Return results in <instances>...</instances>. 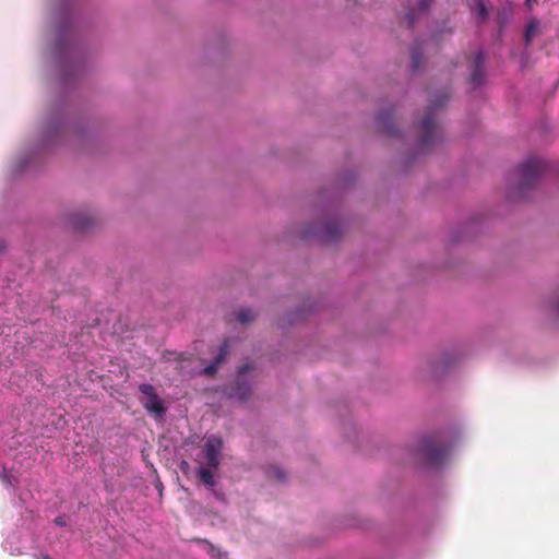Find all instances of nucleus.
I'll return each instance as SVG.
<instances>
[{"instance_id": "6e6552de", "label": "nucleus", "mask_w": 559, "mask_h": 559, "mask_svg": "<svg viewBox=\"0 0 559 559\" xmlns=\"http://www.w3.org/2000/svg\"><path fill=\"white\" fill-rule=\"evenodd\" d=\"M198 476L204 485L210 487L215 485L214 475L210 468L201 467L198 471Z\"/></svg>"}, {"instance_id": "1a4fd4ad", "label": "nucleus", "mask_w": 559, "mask_h": 559, "mask_svg": "<svg viewBox=\"0 0 559 559\" xmlns=\"http://www.w3.org/2000/svg\"><path fill=\"white\" fill-rule=\"evenodd\" d=\"M421 128L424 131L428 132V138H424L421 145L426 146L428 142L436 138V128L432 121H423Z\"/></svg>"}, {"instance_id": "423d86ee", "label": "nucleus", "mask_w": 559, "mask_h": 559, "mask_svg": "<svg viewBox=\"0 0 559 559\" xmlns=\"http://www.w3.org/2000/svg\"><path fill=\"white\" fill-rule=\"evenodd\" d=\"M143 406L146 411H148L150 413H154L156 415H163L166 412V408L164 407L158 395L153 396L152 399H146L143 402Z\"/></svg>"}, {"instance_id": "f8f14e48", "label": "nucleus", "mask_w": 559, "mask_h": 559, "mask_svg": "<svg viewBox=\"0 0 559 559\" xmlns=\"http://www.w3.org/2000/svg\"><path fill=\"white\" fill-rule=\"evenodd\" d=\"M139 391L145 395L146 399H152L153 396H156L155 388L150 383H142L139 386Z\"/></svg>"}, {"instance_id": "dca6fc26", "label": "nucleus", "mask_w": 559, "mask_h": 559, "mask_svg": "<svg viewBox=\"0 0 559 559\" xmlns=\"http://www.w3.org/2000/svg\"><path fill=\"white\" fill-rule=\"evenodd\" d=\"M385 134H386V140H388L391 136V131L389 130L388 126H386Z\"/></svg>"}, {"instance_id": "39448f33", "label": "nucleus", "mask_w": 559, "mask_h": 559, "mask_svg": "<svg viewBox=\"0 0 559 559\" xmlns=\"http://www.w3.org/2000/svg\"><path fill=\"white\" fill-rule=\"evenodd\" d=\"M228 354H229V342H228V340H225L218 348L217 356L214 358V360L207 367L204 368L203 373L209 377L214 376L216 373V370L218 369V367L222 365V362L228 356Z\"/></svg>"}, {"instance_id": "f257e3e1", "label": "nucleus", "mask_w": 559, "mask_h": 559, "mask_svg": "<svg viewBox=\"0 0 559 559\" xmlns=\"http://www.w3.org/2000/svg\"><path fill=\"white\" fill-rule=\"evenodd\" d=\"M543 167L538 162H527L521 165L512 175L511 187L514 190L522 191L533 185L540 176Z\"/></svg>"}, {"instance_id": "20e7f679", "label": "nucleus", "mask_w": 559, "mask_h": 559, "mask_svg": "<svg viewBox=\"0 0 559 559\" xmlns=\"http://www.w3.org/2000/svg\"><path fill=\"white\" fill-rule=\"evenodd\" d=\"M223 449V441L217 437H211L207 439L203 453L206 459L207 466L210 468H217L221 463V452Z\"/></svg>"}, {"instance_id": "0eeeda50", "label": "nucleus", "mask_w": 559, "mask_h": 559, "mask_svg": "<svg viewBox=\"0 0 559 559\" xmlns=\"http://www.w3.org/2000/svg\"><path fill=\"white\" fill-rule=\"evenodd\" d=\"M93 218L86 214H74L71 218V223L76 230H86L90 225L93 224Z\"/></svg>"}, {"instance_id": "ddd939ff", "label": "nucleus", "mask_w": 559, "mask_h": 559, "mask_svg": "<svg viewBox=\"0 0 559 559\" xmlns=\"http://www.w3.org/2000/svg\"><path fill=\"white\" fill-rule=\"evenodd\" d=\"M537 31H538V23L537 22L530 23L527 25L526 33H525L526 40L530 41L532 39V37L536 34Z\"/></svg>"}, {"instance_id": "2eb2a0df", "label": "nucleus", "mask_w": 559, "mask_h": 559, "mask_svg": "<svg viewBox=\"0 0 559 559\" xmlns=\"http://www.w3.org/2000/svg\"><path fill=\"white\" fill-rule=\"evenodd\" d=\"M55 523L58 525V526H66L67 525V518L63 516V515H60V516H57L55 519Z\"/></svg>"}, {"instance_id": "f3484780", "label": "nucleus", "mask_w": 559, "mask_h": 559, "mask_svg": "<svg viewBox=\"0 0 559 559\" xmlns=\"http://www.w3.org/2000/svg\"><path fill=\"white\" fill-rule=\"evenodd\" d=\"M557 307L559 308V304L557 305Z\"/></svg>"}, {"instance_id": "9b49d317", "label": "nucleus", "mask_w": 559, "mask_h": 559, "mask_svg": "<svg viewBox=\"0 0 559 559\" xmlns=\"http://www.w3.org/2000/svg\"><path fill=\"white\" fill-rule=\"evenodd\" d=\"M0 479L7 486H14L16 483L15 477L4 466L0 469Z\"/></svg>"}, {"instance_id": "7ed1b4c3", "label": "nucleus", "mask_w": 559, "mask_h": 559, "mask_svg": "<svg viewBox=\"0 0 559 559\" xmlns=\"http://www.w3.org/2000/svg\"><path fill=\"white\" fill-rule=\"evenodd\" d=\"M251 370V365L246 364L239 368L236 381L229 386V396L245 401L250 396L251 386L243 379L245 374Z\"/></svg>"}, {"instance_id": "4468645a", "label": "nucleus", "mask_w": 559, "mask_h": 559, "mask_svg": "<svg viewBox=\"0 0 559 559\" xmlns=\"http://www.w3.org/2000/svg\"><path fill=\"white\" fill-rule=\"evenodd\" d=\"M271 475L280 481H283L286 478L284 471L281 469L280 467H272Z\"/></svg>"}, {"instance_id": "9d476101", "label": "nucleus", "mask_w": 559, "mask_h": 559, "mask_svg": "<svg viewBox=\"0 0 559 559\" xmlns=\"http://www.w3.org/2000/svg\"><path fill=\"white\" fill-rule=\"evenodd\" d=\"M236 319L240 322V323H249L251 322L253 319H254V313L252 312V310L250 309H240L239 311L236 312Z\"/></svg>"}, {"instance_id": "f03ea898", "label": "nucleus", "mask_w": 559, "mask_h": 559, "mask_svg": "<svg viewBox=\"0 0 559 559\" xmlns=\"http://www.w3.org/2000/svg\"><path fill=\"white\" fill-rule=\"evenodd\" d=\"M343 228L338 222H329L324 225L309 226L301 231L300 238L306 239L311 236L319 237L324 242H332L338 239L342 235Z\"/></svg>"}]
</instances>
